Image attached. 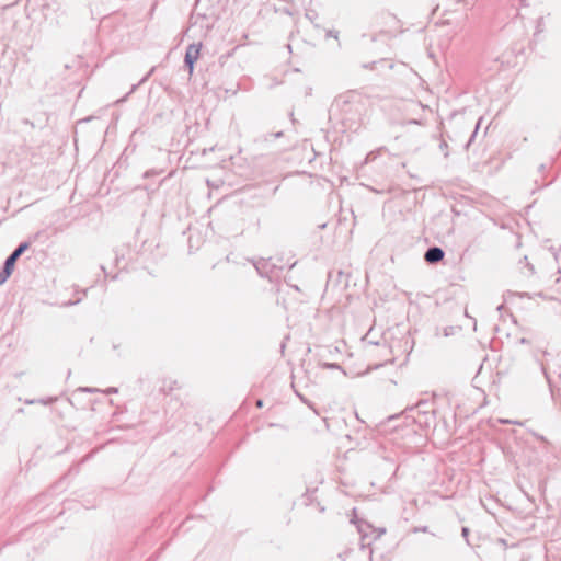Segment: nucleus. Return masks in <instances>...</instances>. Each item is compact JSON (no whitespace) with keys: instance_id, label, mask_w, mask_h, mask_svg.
Instances as JSON below:
<instances>
[{"instance_id":"f257e3e1","label":"nucleus","mask_w":561,"mask_h":561,"mask_svg":"<svg viewBox=\"0 0 561 561\" xmlns=\"http://www.w3.org/2000/svg\"><path fill=\"white\" fill-rule=\"evenodd\" d=\"M202 44H191L185 54L184 62L188 68L190 75L193 73L194 64L198 60L201 54Z\"/></svg>"},{"instance_id":"f03ea898","label":"nucleus","mask_w":561,"mask_h":561,"mask_svg":"<svg viewBox=\"0 0 561 561\" xmlns=\"http://www.w3.org/2000/svg\"><path fill=\"white\" fill-rule=\"evenodd\" d=\"M28 248V243L24 242L21 243L12 253L11 255L5 260L4 267L7 271H10L11 273L14 270V265L16 260L24 253V251Z\"/></svg>"},{"instance_id":"7ed1b4c3","label":"nucleus","mask_w":561,"mask_h":561,"mask_svg":"<svg viewBox=\"0 0 561 561\" xmlns=\"http://www.w3.org/2000/svg\"><path fill=\"white\" fill-rule=\"evenodd\" d=\"M444 257V251L440 248H430L425 253V261L428 263H437Z\"/></svg>"},{"instance_id":"20e7f679","label":"nucleus","mask_w":561,"mask_h":561,"mask_svg":"<svg viewBox=\"0 0 561 561\" xmlns=\"http://www.w3.org/2000/svg\"><path fill=\"white\" fill-rule=\"evenodd\" d=\"M12 273L10 271H7L5 267L0 272V285H2L11 275Z\"/></svg>"},{"instance_id":"39448f33","label":"nucleus","mask_w":561,"mask_h":561,"mask_svg":"<svg viewBox=\"0 0 561 561\" xmlns=\"http://www.w3.org/2000/svg\"><path fill=\"white\" fill-rule=\"evenodd\" d=\"M501 422H502V423H504V424L513 423V424L523 425V424H522V423H519V422H511V421H508V420H501Z\"/></svg>"},{"instance_id":"423d86ee","label":"nucleus","mask_w":561,"mask_h":561,"mask_svg":"<svg viewBox=\"0 0 561 561\" xmlns=\"http://www.w3.org/2000/svg\"><path fill=\"white\" fill-rule=\"evenodd\" d=\"M462 534H463V536H467V534H468V529H467V528H463V529H462Z\"/></svg>"},{"instance_id":"0eeeda50","label":"nucleus","mask_w":561,"mask_h":561,"mask_svg":"<svg viewBox=\"0 0 561 561\" xmlns=\"http://www.w3.org/2000/svg\"><path fill=\"white\" fill-rule=\"evenodd\" d=\"M256 405H257L259 408H261V407H262V401H261V400H257Z\"/></svg>"}]
</instances>
